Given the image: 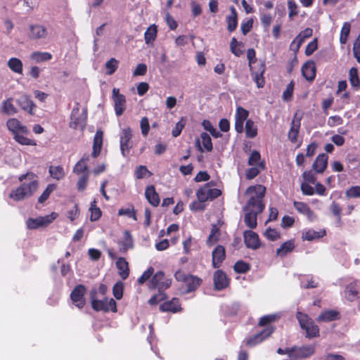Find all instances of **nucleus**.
<instances>
[{
    "instance_id": "6",
    "label": "nucleus",
    "mask_w": 360,
    "mask_h": 360,
    "mask_svg": "<svg viewBox=\"0 0 360 360\" xmlns=\"http://www.w3.org/2000/svg\"><path fill=\"white\" fill-rule=\"evenodd\" d=\"M171 283V279L165 278L162 271H158L149 281L148 288L150 289L158 288L159 291H162L168 288Z\"/></svg>"
},
{
    "instance_id": "52",
    "label": "nucleus",
    "mask_w": 360,
    "mask_h": 360,
    "mask_svg": "<svg viewBox=\"0 0 360 360\" xmlns=\"http://www.w3.org/2000/svg\"><path fill=\"white\" fill-rule=\"evenodd\" d=\"M241 44L239 43L236 38H232L230 44V50L236 56H240L242 51L240 48Z\"/></svg>"
},
{
    "instance_id": "12",
    "label": "nucleus",
    "mask_w": 360,
    "mask_h": 360,
    "mask_svg": "<svg viewBox=\"0 0 360 360\" xmlns=\"http://www.w3.org/2000/svg\"><path fill=\"white\" fill-rule=\"evenodd\" d=\"M86 289L84 285H77L73 289L70 294V298L72 303L79 309L83 308L85 304V300L84 298Z\"/></svg>"
},
{
    "instance_id": "1",
    "label": "nucleus",
    "mask_w": 360,
    "mask_h": 360,
    "mask_svg": "<svg viewBox=\"0 0 360 360\" xmlns=\"http://www.w3.org/2000/svg\"><path fill=\"white\" fill-rule=\"evenodd\" d=\"M266 192V188L262 185L251 186L245 191L248 198L247 203L243 208L245 212L244 221L249 228L254 229L257 226V215L262 212L265 207L263 198Z\"/></svg>"
},
{
    "instance_id": "53",
    "label": "nucleus",
    "mask_w": 360,
    "mask_h": 360,
    "mask_svg": "<svg viewBox=\"0 0 360 360\" xmlns=\"http://www.w3.org/2000/svg\"><path fill=\"white\" fill-rule=\"evenodd\" d=\"M248 164L250 166H261L260 165V154L257 150H254L250 154V156L248 159Z\"/></svg>"
},
{
    "instance_id": "64",
    "label": "nucleus",
    "mask_w": 360,
    "mask_h": 360,
    "mask_svg": "<svg viewBox=\"0 0 360 360\" xmlns=\"http://www.w3.org/2000/svg\"><path fill=\"white\" fill-rule=\"evenodd\" d=\"M304 41L297 36L290 44V50L297 53Z\"/></svg>"
},
{
    "instance_id": "39",
    "label": "nucleus",
    "mask_w": 360,
    "mask_h": 360,
    "mask_svg": "<svg viewBox=\"0 0 360 360\" xmlns=\"http://www.w3.org/2000/svg\"><path fill=\"white\" fill-rule=\"evenodd\" d=\"M300 127V122L299 120H293L292 121L291 127L288 131V138L292 143H295L297 141Z\"/></svg>"
},
{
    "instance_id": "58",
    "label": "nucleus",
    "mask_w": 360,
    "mask_h": 360,
    "mask_svg": "<svg viewBox=\"0 0 360 360\" xmlns=\"http://www.w3.org/2000/svg\"><path fill=\"white\" fill-rule=\"evenodd\" d=\"M247 58L249 62V67L250 70L255 69L254 64L256 63L255 51L253 49H249L247 51Z\"/></svg>"
},
{
    "instance_id": "50",
    "label": "nucleus",
    "mask_w": 360,
    "mask_h": 360,
    "mask_svg": "<svg viewBox=\"0 0 360 360\" xmlns=\"http://www.w3.org/2000/svg\"><path fill=\"white\" fill-rule=\"evenodd\" d=\"M89 180V173L81 175L77 183V188L79 191L85 190Z\"/></svg>"
},
{
    "instance_id": "30",
    "label": "nucleus",
    "mask_w": 360,
    "mask_h": 360,
    "mask_svg": "<svg viewBox=\"0 0 360 360\" xmlns=\"http://www.w3.org/2000/svg\"><path fill=\"white\" fill-rule=\"evenodd\" d=\"M103 145V132L101 130H98L94 136V144H93V152L92 155L97 157L101 150Z\"/></svg>"
},
{
    "instance_id": "45",
    "label": "nucleus",
    "mask_w": 360,
    "mask_h": 360,
    "mask_svg": "<svg viewBox=\"0 0 360 360\" xmlns=\"http://www.w3.org/2000/svg\"><path fill=\"white\" fill-rule=\"evenodd\" d=\"M349 82L351 85L353 87L359 88L360 87V80L358 75V70L355 68H352L349 70Z\"/></svg>"
},
{
    "instance_id": "48",
    "label": "nucleus",
    "mask_w": 360,
    "mask_h": 360,
    "mask_svg": "<svg viewBox=\"0 0 360 360\" xmlns=\"http://www.w3.org/2000/svg\"><path fill=\"white\" fill-rule=\"evenodd\" d=\"M118 60L114 58H110L105 63L106 74L108 75H112L117 68Z\"/></svg>"
},
{
    "instance_id": "8",
    "label": "nucleus",
    "mask_w": 360,
    "mask_h": 360,
    "mask_svg": "<svg viewBox=\"0 0 360 360\" xmlns=\"http://www.w3.org/2000/svg\"><path fill=\"white\" fill-rule=\"evenodd\" d=\"M132 131L130 127H126L122 129L120 138V150L123 156L129 154L130 149L133 146Z\"/></svg>"
},
{
    "instance_id": "25",
    "label": "nucleus",
    "mask_w": 360,
    "mask_h": 360,
    "mask_svg": "<svg viewBox=\"0 0 360 360\" xmlns=\"http://www.w3.org/2000/svg\"><path fill=\"white\" fill-rule=\"evenodd\" d=\"M17 103L23 110L28 112L30 114L33 113L35 105L28 96L22 95L18 99Z\"/></svg>"
},
{
    "instance_id": "21",
    "label": "nucleus",
    "mask_w": 360,
    "mask_h": 360,
    "mask_svg": "<svg viewBox=\"0 0 360 360\" xmlns=\"http://www.w3.org/2000/svg\"><path fill=\"white\" fill-rule=\"evenodd\" d=\"M359 287L357 285V282L354 281L348 284L344 291V297L349 302L354 301L358 295Z\"/></svg>"
},
{
    "instance_id": "19",
    "label": "nucleus",
    "mask_w": 360,
    "mask_h": 360,
    "mask_svg": "<svg viewBox=\"0 0 360 360\" xmlns=\"http://www.w3.org/2000/svg\"><path fill=\"white\" fill-rule=\"evenodd\" d=\"M196 146L199 150L203 152L204 150L211 151L213 148L211 138L209 134L203 132L200 134V139L196 140Z\"/></svg>"
},
{
    "instance_id": "17",
    "label": "nucleus",
    "mask_w": 360,
    "mask_h": 360,
    "mask_svg": "<svg viewBox=\"0 0 360 360\" xmlns=\"http://www.w3.org/2000/svg\"><path fill=\"white\" fill-rule=\"evenodd\" d=\"M244 240L246 246L252 250H256L260 246V241L258 235L252 231L244 232Z\"/></svg>"
},
{
    "instance_id": "13",
    "label": "nucleus",
    "mask_w": 360,
    "mask_h": 360,
    "mask_svg": "<svg viewBox=\"0 0 360 360\" xmlns=\"http://www.w3.org/2000/svg\"><path fill=\"white\" fill-rule=\"evenodd\" d=\"M8 130L15 136L17 134H27L28 129L23 125L18 119L10 118L6 123Z\"/></svg>"
},
{
    "instance_id": "27",
    "label": "nucleus",
    "mask_w": 360,
    "mask_h": 360,
    "mask_svg": "<svg viewBox=\"0 0 360 360\" xmlns=\"http://www.w3.org/2000/svg\"><path fill=\"white\" fill-rule=\"evenodd\" d=\"M116 266L120 277L124 280L129 276V269L128 262L123 257H119L116 262Z\"/></svg>"
},
{
    "instance_id": "49",
    "label": "nucleus",
    "mask_w": 360,
    "mask_h": 360,
    "mask_svg": "<svg viewBox=\"0 0 360 360\" xmlns=\"http://www.w3.org/2000/svg\"><path fill=\"white\" fill-rule=\"evenodd\" d=\"M124 284L122 282H117L112 288V293L117 300H120L123 296Z\"/></svg>"
},
{
    "instance_id": "56",
    "label": "nucleus",
    "mask_w": 360,
    "mask_h": 360,
    "mask_svg": "<svg viewBox=\"0 0 360 360\" xmlns=\"http://www.w3.org/2000/svg\"><path fill=\"white\" fill-rule=\"evenodd\" d=\"M350 32V25L348 22L344 23L342 30H341V34H340V42L342 44H345L347 40V37L349 34Z\"/></svg>"
},
{
    "instance_id": "62",
    "label": "nucleus",
    "mask_w": 360,
    "mask_h": 360,
    "mask_svg": "<svg viewBox=\"0 0 360 360\" xmlns=\"http://www.w3.org/2000/svg\"><path fill=\"white\" fill-rule=\"evenodd\" d=\"M147 174L150 175V172L145 166H139L136 168L135 171V176L137 179H142L145 177Z\"/></svg>"
},
{
    "instance_id": "35",
    "label": "nucleus",
    "mask_w": 360,
    "mask_h": 360,
    "mask_svg": "<svg viewBox=\"0 0 360 360\" xmlns=\"http://www.w3.org/2000/svg\"><path fill=\"white\" fill-rule=\"evenodd\" d=\"M338 313L334 310H328L323 311L317 318L319 322H329L337 320Z\"/></svg>"
},
{
    "instance_id": "16",
    "label": "nucleus",
    "mask_w": 360,
    "mask_h": 360,
    "mask_svg": "<svg viewBox=\"0 0 360 360\" xmlns=\"http://www.w3.org/2000/svg\"><path fill=\"white\" fill-rule=\"evenodd\" d=\"M213 280L216 290H221L229 285V279L226 274L221 270H217L214 272Z\"/></svg>"
},
{
    "instance_id": "36",
    "label": "nucleus",
    "mask_w": 360,
    "mask_h": 360,
    "mask_svg": "<svg viewBox=\"0 0 360 360\" xmlns=\"http://www.w3.org/2000/svg\"><path fill=\"white\" fill-rule=\"evenodd\" d=\"M295 248L294 241L292 240H288L283 243L279 248L276 250V255L280 257H283L288 253L292 252Z\"/></svg>"
},
{
    "instance_id": "43",
    "label": "nucleus",
    "mask_w": 360,
    "mask_h": 360,
    "mask_svg": "<svg viewBox=\"0 0 360 360\" xmlns=\"http://www.w3.org/2000/svg\"><path fill=\"white\" fill-rule=\"evenodd\" d=\"M245 134L248 138H255L257 134V128L255 126L254 122L251 120H248L245 123Z\"/></svg>"
},
{
    "instance_id": "54",
    "label": "nucleus",
    "mask_w": 360,
    "mask_h": 360,
    "mask_svg": "<svg viewBox=\"0 0 360 360\" xmlns=\"http://www.w3.org/2000/svg\"><path fill=\"white\" fill-rule=\"evenodd\" d=\"M345 195L349 198H360V186H354L345 191Z\"/></svg>"
},
{
    "instance_id": "60",
    "label": "nucleus",
    "mask_w": 360,
    "mask_h": 360,
    "mask_svg": "<svg viewBox=\"0 0 360 360\" xmlns=\"http://www.w3.org/2000/svg\"><path fill=\"white\" fill-rule=\"evenodd\" d=\"M319 283L312 277L307 278L306 282H301V287L303 288H314L318 287Z\"/></svg>"
},
{
    "instance_id": "42",
    "label": "nucleus",
    "mask_w": 360,
    "mask_h": 360,
    "mask_svg": "<svg viewBox=\"0 0 360 360\" xmlns=\"http://www.w3.org/2000/svg\"><path fill=\"white\" fill-rule=\"evenodd\" d=\"M219 236V228L217 225H213L210 234L207 240V244L210 246L214 245L218 241Z\"/></svg>"
},
{
    "instance_id": "2",
    "label": "nucleus",
    "mask_w": 360,
    "mask_h": 360,
    "mask_svg": "<svg viewBox=\"0 0 360 360\" xmlns=\"http://www.w3.org/2000/svg\"><path fill=\"white\" fill-rule=\"evenodd\" d=\"M91 307L96 311H102L107 312L111 311H117L116 302L112 298L105 297L103 300H98L97 297V291L93 289L90 292Z\"/></svg>"
},
{
    "instance_id": "31",
    "label": "nucleus",
    "mask_w": 360,
    "mask_h": 360,
    "mask_svg": "<svg viewBox=\"0 0 360 360\" xmlns=\"http://www.w3.org/2000/svg\"><path fill=\"white\" fill-rule=\"evenodd\" d=\"M1 112L8 116L13 115L18 112V109L13 104L12 98H9L2 103Z\"/></svg>"
},
{
    "instance_id": "38",
    "label": "nucleus",
    "mask_w": 360,
    "mask_h": 360,
    "mask_svg": "<svg viewBox=\"0 0 360 360\" xmlns=\"http://www.w3.org/2000/svg\"><path fill=\"white\" fill-rule=\"evenodd\" d=\"M51 176L56 180H60L64 178L65 172L61 166H51L49 169Z\"/></svg>"
},
{
    "instance_id": "26",
    "label": "nucleus",
    "mask_w": 360,
    "mask_h": 360,
    "mask_svg": "<svg viewBox=\"0 0 360 360\" xmlns=\"http://www.w3.org/2000/svg\"><path fill=\"white\" fill-rule=\"evenodd\" d=\"M327 163L328 156L323 153L316 157L312 167L316 172L322 173L326 169Z\"/></svg>"
},
{
    "instance_id": "55",
    "label": "nucleus",
    "mask_w": 360,
    "mask_h": 360,
    "mask_svg": "<svg viewBox=\"0 0 360 360\" xmlns=\"http://www.w3.org/2000/svg\"><path fill=\"white\" fill-rule=\"evenodd\" d=\"M56 189V186L54 184H49L43 193L39 196L38 201L40 203L44 202L45 200L48 199L50 194Z\"/></svg>"
},
{
    "instance_id": "29",
    "label": "nucleus",
    "mask_w": 360,
    "mask_h": 360,
    "mask_svg": "<svg viewBox=\"0 0 360 360\" xmlns=\"http://www.w3.org/2000/svg\"><path fill=\"white\" fill-rule=\"evenodd\" d=\"M145 195L148 201L152 205L158 206L159 205L160 198L153 186H150L146 188Z\"/></svg>"
},
{
    "instance_id": "57",
    "label": "nucleus",
    "mask_w": 360,
    "mask_h": 360,
    "mask_svg": "<svg viewBox=\"0 0 360 360\" xmlns=\"http://www.w3.org/2000/svg\"><path fill=\"white\" fill-rule=\"evenodd\" d=\"M264 235L265 237L272 241L276 240L280 238V233L274 229H267Z\"/></svg>"
},
{
    "instance_id": "10",
    "label": "nucleus",
    "mask_w": 360,
    "mask_h": 360,
    "mask_svg": "<svg viewBox=\"0 0 360 360\" xmlns=\"http://www.w3.org/2000/svg\"><path fill=\"white\" fill-rule=\"evenodd\" d=\"M112 99L114 103V108L117 116L123 114L126 109V97L120 94V89L113 88L112 91Z\"/></svg>"
},
{
    "instance_id": "5",
    "label": "nucleus",
    "mask_w": 360,
    "mask_h": 360,
    "mask_svg": "<svg viewBox=\"0 0 360 360\" xmlns=\"http://www.w3.org/2000/svg\"><path fill=\"white\" fill-rule=\"evenodd\" d=\"M175 278L184 283L186 292L195 290L200 284V279L193 275L186 274L184 271H178L175 274Z\"/></svg>"
},
{
    "instance_id": "28",
    "label": "nucleus",
    "mask_w": 360,
    "mask_h": 360,
    "mask_svg": "<svg viewBox=\"0 0 360 360\" xmlns=\"http://www.w3.org/2000/svg\"><path fill=\"white\" fill-rule=\"evenodd\" d=\"M160 309L162 311H172L175 313L181 310V307L179 300L174 298L169 302L163 303L160 305Z\"/></svg>"
},
{
    "instance_id": "44",
    "label": "nucleus",
    "mask_w": 360,
    "mask_h": 360,
    "mask_svg": "<svg viewBox=\"0 0 360 360\" xmlns=\"http://www.w3.org/2000/svg\"><path fill=\"white\" fill-rule=\"evenodd\" d=\"M31 58L34 61L39 63L41 61L49 60L52 58L51 53L48 52H39L36 51L32 53Z\"/></svg>"
},
{
    "instance_id": "47",
    "label": "nucleus",
    "mask_w": 360,
    "mask_h": 360,
    "mask_svg": "<svg viewBox=\"0 0 360 360\" xmlns=\"http://www.w3.org/2000/svg\"><path fill=\"white\" fill-rule=\"evenodd\" d=\"M25 134H17L15 136H13V139L15 141H17L18 143L24 146H35L36 143L25 137L24 135Z\"/></svg>"
},
{
    "instance_id": "22",
    "label": "nucleus",
    "mask_w": 360,
    "mask_h": 360,
    "mask_svg": "<svg viewBox=\"0 0 360 360\" xmlns=\"http://www.w3.org/2000/svg\"><path fill=\"white\" fill-rule=\"evenodd\" d=\"M225 259V249L221 245H218L212 252V265L218 268Z\"/></svg>"
},
{
    "instance_id": "63",
    "label": "nucleus",
    "mask_w": 360,
    "mask_h": 360,
    "mask_svg": "<svg viewBox=\"0 0 360 360\" xmlns=\"http://www.w3.org/2000/svg\"><path fill=\"white\" fill-rule=\"evenodd\" d=\"M353 52L355 58L360 63V34L354 43Z\"/></svg>"
},
{
    "instance_id": "59",
    "label": "nucleus",
    "mask_w": 360,
    "mask_h": 360,
    "mask_svg": "<svg viewBox=\"0 0 360 360\" xmlns=\"http://www.w3.org/2000/svg\"><path fill=\"white\" fill-rule=\"evenodd\" d=\"M234 270L237 273H245L250 269L249 265L242 261L237 262L234 265Z\"/></svg>"
},
{
    "instance_id": "61",
    "label": "nucleus",
    "mask_w": 360,
    "mask_h": 360,
    "mask_svg": "<svg viewBox=\"0 0 360 360\" xmlns=\"http://www.w3.org/2000/svg\"><path fill=\"white\" fill-rule=\"evenodd\" d=\"M278 319V316L276 314H269L262 316L259 322V326H264L266 324L276 321Z\"/></svg>"
},
{
    "instance_id": "51",
    "label": "nucleus",
    "mask_w": 360,
    "mask_h": 360,
    "mask_svg": "<svg viewBox=\"0 0 360 360\" xmlns=\"http://www.w3.org/2000/svg\"><path fill=\"white\" fill-rule=\"evenodd\" d=\"M90 212H91V217L90 219L91 221H96L98 219L101 215V211L98 207L96 206V200H94L90 207Z\"/></svg>"
},
{
    "instance_id": "34",
    "label": "nucleus",
    "mask_w": 360,
    "mask_h": 360,
    "mask_svg": "<svg viewBox=\"0 0 360 360\" xmlns=\"http://www.w3.org/2000/svg\"><path fill=\"white\" fill-rule=\"evenodd\" d=\"M294 207L300 213L306 215L310 220L314 218V212L307 204L302 202H294Z\"/></svg>"
},
{
    "instance_id": "40",
    "label": "nucleus",
    "mask_w": 360,
    "mask_h": 360,
    "mask_svg": "<svg viewBox=\"0 0 360 360\" xmlns=\"http://www.w3.org/2000/svg\"><path fill=\"white\" fill-rule=\"evenodd\" d=\"M133 248V240L129 231H125L123 235V240L121 243V251L126 252Z\"/></svg>"
},
{
    "instance_id": "7",
    "label": "nucleus",
    "mask_w": 360,
    "mask_h": 360,
    "mask_svg": "<svg viewBox=\"0 0 360 360\" xmlns=\"http://www.w3.org/2000/svg\"><path fill=\"white\" fill-rule=\"evenodd\" d=\"M86 110L84 109L80 112L78 107H75L72 109L71 112V121L70 122V127L72 129H82L86 124Z\"/></svg>"
},
{
    "instance_id": "15",
    "label": "nucleus",
    "mask_w": 360,
    "mask_h": 360,
    "mask_svg": "<svg viewBox=\"0 0 360 360\" xmlns=\"http://www.w3.org/2000/svg\"><path fill=\"white\" fill-rule=\"evenodd\" d=\"M249 112L242 107H238L235 115V129L237 132L243 131L244 121L248 117Z\"/></svg>"
},
{
    "instance_id": "24",
    "label": "nucleus",
    "mask_w": 360,
    "mask_h": 360,
    "mask_svg": "<svg viewBox=\"0 0 360 360\" xmlns=\"http://www.w3.org/2000/svg\"><path fill=\"white\" fill-rule=\"evenodd\" d=\"M326 235L325 230H320L316 231L313 229L304 230L302 233V238L303 240L311 241L314 240L319 239Z\"/></svg>"
},
{
    "instance_id": "33",
    "label": "nucleus",
    "mask_w": 360,
    "mask_h": 360,
    "mask_svg": "<svg viewBox=\"0 0 360 360\" xmlns=\"http://www.w3.org/2000/svg\"><path fill=\"white\" fill-rule=\"evenodd\" d=\"M89 160V155H84L82 159L75 165L73 168V172L77 175H82L84 173H89L87 170L86 161Z\"/></svg>"
},
{
    "instance_id": "32",
    "label": "nucleus",
    "mask_w": 360,
    "mask_h": 360,
    "mask_svg": "<svg viewBox=\"0 0 360 360\" xmlns=\"http://www.w3.org/2000/svg\"><path fill=\"white\" fill-rule=\"evenodd\" d=\"M231 14L226 17L227 29L230 32L236 30L238 25L237 12L233 6L230 7Z\"/></svg>"
},
{
    "instance_id": "20",
    "label": "nucleus",
    "mask_w": 360,
    "mask_h": 360,
    "mask_svg": "<svg viewBox=\"0 0 360 360\" xmlns=\"http://www.w3.org/2000/svg\"><path fill=\"white\" fill-rule=\"evenodd\" d=\"M302 73L307 80H314L316 76V65L314 62L309 60L305 63L302 68Z\"/></svg>"
},
{
    "instance_id": "3",
    "label": "nucleus",
    "mask_w": 360,
    "mask_h": 360,
    "mask_svg": "<svg viewBox=\"0 0 360 360\" xmlns=\"http://www.w3.org/2000/svg\"><path fill=\"white\" fill-rule=\"evenodd\" d=\"M38 188V182L36 180H31L28 183H23L15 190L11 191L9 197L15 201L22 200L31 196Z\"/></svg>"
},
{
    "instance_id": "4",
    "label": "nucleus",
    "mask_w": 360,
    "mask_h": 360,
    "mask_svg": "<svg viewBox=\"0 0 360 360\" xmlns=\"http://www.w3.org/2000/svg\"><path fill=\"white\" fill-rule=\"evenodd\" d=\"M296 317L300 327L306 331V336L307 338H311L319 335V327L307 314L298 311L296 314Z\"/></svg>"
},
{
    "instance_id": "9",
    "label": "nucleus",
    "mask_w": 360,
    "mask_h": 360,
    "mask_svg": "<svg viewBox=\"0 0 360 360\" xmlns=\"http://www.w3.org/2000/svg\"><path fill=\"white\" fill-rule=\"evenodd\" d=\"M46 27L41 24H30L28 27V37L32 40H44L48 37Z\"/></svg>"
},
{
    "instance_id": "23",
    "label": "nucleus",
    "mask_w": 360,
    "mask_h": 360,
    "mask_svg": "<svg viewBox=\"0 0 360 360\" xmlns=\"http://www.w3.org/2000/svg\"><path fill=\"white\" fill-rule=\"evenodd\" d=\"M265 71V65L264 63L261 62L259 65V68L257 71H255L254 69L251 70L252 72V76L253 78V80L257 84V86L258 88L263 87L264 84V79L263 77V74Z\"/></svg>"
},
{
    "instance_id": "46",
    "label": "nucleus",
    "mask_w": 360,
    "mask_h": 360,
    "mask_svg": "<svg viewBox=\"0 0 360 360\" xmlns=\"http://www.w3.org/2000/svg\"><path fill=\"white\" fill-rule=\"evenodd\" d=\"M197 198L200 202H205L210 198V194L208 191V184H205L204 186L200 188L196 193Z\"/></svg>"
},
{
    "instance_id": "18",
    "label": "nucleus",
    "mask_w": 360,
    "mask_h": 360,
    "mask_svg": "<svg viewBox=\"0 0 360 360\" xmlns=\"http://www.w3.org/2000/svg\"><path fill=\"white\" fill-rule=\"evenodd\" d=\"M288 352L290 353V356H292V357L307 358L314 353V348L313 346H305L300 348H291Z\"/></svg>"
},
{
    "instance_id": "11",
    "label": "nucleus",
    "mask_w": 360,
    "mask_h": 360,
    "mask_svg": "<svg viewBox=\"0 0 360 360\" xmlns=\"http://www.w3.org/2000/svg\"><path fill=\"white\" fill-rule=\"evenodd\" d=\"M58 214L52 212L51 214L44 217H39L35 219H28L27 221V226L30 229H34L40 226H46L51 224L56 217Z\"/></svg>"
},
{
    "instance_id": "37",
    "label": "nucleus",
    "mask_w": 360,
    "mask_h": 360,
    "mask_svg": "<svg viewBox=\"0 0 360 360\" xmlns=\"http://www.w3.org/2000/svg\"><path fill=\"white\" fill-rule=\"evenodd\" d=\"M7 65L10 70L18 74L22 73L23 65L22 61L17 58H11L8 60Z\"/></svg>"
},
{
    "instance_id": "41",
    "label": "nucleus",
    "mask_w": 360,
    "mask_h": 360,
    "mask_svg": "<svg viewBox=\"0 0 360 360\" xmlns=\"http://www.w3.org/2000/svg\"><path fill=\"white\" fill-rule=\"evenodd\" d=\"M157 27L155 25H150L144 34L145 41L147 44L152 43L157 37Z\"/></svg>"
},
{
    "instance_id": "14",
    "label": "nucleus",
    "mask_w": 360,
    "mask_h": 360,
    "mask_svg": "<svg viewBox=\"0 0 360 360\" xmlns=\"http://www.w3.org/2000/svg\"><path fill=\"white\" fill-rule=\"evenodd\" d=\"M272 333V328H266L264 329L261 333L248 338L246 340V345L249 347H254L263 342L266 338L270 336Z\"/></svg>"
}]
</instances>
